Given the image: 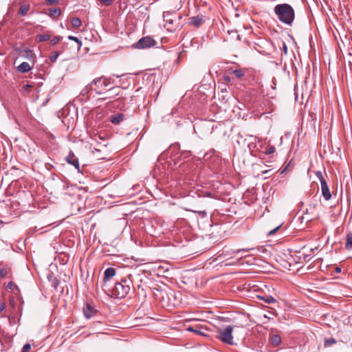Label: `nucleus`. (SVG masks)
Segmentation results:
<instances>
[{
	"instance_id": "37",
	"label": "nucleus",
	"mask_w": 352,
	"mask_h": 352,
	"mask_svg": "<svg viewBox=\"0 0 352 352\" xmlns=\"http://www.w3.org/2000/svg\"><path fill=\"white\" fill-rule=\"evenodd\" d=\"M32 85L26 84V85H23V89L25 92H30V88H32Z\"/></svg>"
},
{
	"instance_id": "35",
	"label": "nucleus",
	"mask_w": 352,
	"mask_h": 352,
	"mask_svg": "<svg viewBox=\"0 0 352 352\" xmlns=\"http://www.w3.org/2000/svg\"><path fill=\"white\" fill-rule=\"evenodd\" d=\"M274 151H275V148H274V146H272L266 149V151H265V153L267 155H270V154L273 153Z\"/></svg>"
},
{
	"instance_id": "17",
	"label": "nucleus",
	"mask_w": 352,
	"mask_h": 352,
	"mask_svg": "<svg viewBox=\"0 0 352 352\" xmlns=\"http://www.w3.org/2000/svg\"><path fill=\"white\" fill-rule=\"evenodd\" d=\"M12 276V271L11 269L8 267H5L2 269H0V277L1 278H6V277H11Z\"/></svg>"
},
{
	"instance_id": "14",
	"label": "nucleus",
	"mask_w": 352,
	"mask_h": 352,
	"mask_svg": "<svg viewBox=\"0 0 352 352\" xmlns=\"http://www.w3.org/2000/svg\"><path fill=\"white\" fill-rule=\"evenodd\" d=\"M316 176L319 179L321 185V190L324 188L328 187V184L327 181L325 180L324 177H323V175L321 171L318 170L315 173Z\"/></svg>"
},
{
	"instance_id": "2",
	"label": "nucleus",
	"mask_w": 352,
	"mask_h": 352,
	"mask_svg": "<svg viewBox=\"0 0 352 352\" xmlns=\"http://www.w3.org/2000/svg\"><path fill=\"white\" fill-rule=\"evenodd\" d=\"M131 285L132 280L129 277L121 278L115 283L111 291L112 296L118 298H125L130 292Z\"/></svg>"
},
{
	"instance_id": "10",
	"label": "nucleus",
	"mask_w": 352,
	"mask_h": 352,
	"mask_svg": "<svg viewBox=\"0 0 352 352\" xmlns=\"http://www.w3.org/2000/svg\"><path fill=\"white\" fill-rule=\"evenodd\" d=\"M83 312L85 318L89 319L94 317L98 313V311L90 305L87 304L86 307L83 309Z\"/></svg>"
},
{
	"instance_id": "24",
	"label": "nucleus",
	"mask_w": 352,
	"mask_h": 352,
	"mask_svg": "<svg viewBox=\"0 0 352 352\" xmlns=\"http://www.w3.org/2000/svg\"><path fill=\"white\" fill-rule=\"evenodd\" d=\"M337 342V340L333 338H326L324 342V346L325 347L329 346L332 344H334Z\"/></svg>"
},
{
	"instance_id": "18",
	"label": "nucleus",
	"mask_w": 352,
	"mask_h": 352,
	"mask_svg": "<svg viewBox=\"0 0 352 352\" xmlns=\"http://www.w3.org/2000/svg\"><path fill=\"white\" fill-rule=\"evenodd\" d=\"M61 14V10L58 8H54L50 9L49 16L52 19H56Z\"/></svg>"
},
{
	"instance_id": "20",
	"label": "nucleus",
	"mask_w": 352,
	"mask_h": 352,
	"mask_svg": "<svg viewBox=\"0 0 352 352\" xmlns=\"http://www.w3.org/2000/svg\"><path fill=\"white\" fill-rule=\"evenodd\" d=\"M322 197H324L325 201H329L331 198V194L329 190V186L324 188L321 190Z\"/></svg>"
},
{
	"instance_id": "8",
	"label": "nucleus",
	"mask_w": 352,
	"mask_h": 352,
	"mask_svg": "<svg viewBox=\"0 0 352 352\" xmlns=\"http://www.w3.org/2000/svg\"><path fill=\"white\" fill-rule=\"evenodd\" d=\"M66 162L74 166L76 170H78V172H80V164L78 162V159L76 157L74 152L70 150L69 155L66 157Z\"/></svg>"
},
{
	"instance_id": "3",
	"label": "nucleus",
	"mask_w": 352,
	"mask_h": 352,
	"mask_svg": "<svg viewBox=\"0 0 352 352\" xmlns=\"http://www.w3.org/2000/svg\"><path fill=\"white\" fill-rule=\"evenodd\" d=\"M239 326H230L228 325L225 328H219L217 330V338L220 340L222 342L227 344H233V336L232 332L234 329L239 328Z\"/></svg>"
},
{
	"instance_id": "28",
	"label": "nucleus",
	"mask_w": 352,
	"mask_h": 352,
	"mask_svg": "<svg viewBox=\"0 0 352 352\" xmlns=\"http://www.w3.org/2000/svg\"><path fill=\"white\" fill-rule=\"evenodd\" d=\"M59 56V53L58 52H52L51 54H50V60L52 62V63H54L57 58Z\"/></svg>"
},
{
	"instance_id": "19",
	"label": "nucleus",
	"mask_w": 352,
	"mask_h": 352,
	"mask_svg": "<svg viewBox=\"0 0 352 352\" xmlns=\"http://www.w3.org/2000/svg\"><path fill=\"white\" fill-rule=\"evenodd\" d=\"M345 248L348 250H352V233L349 232L346 235Z\"/></svg>"
},
{
	"instance_id": "36",
	"label": "nucleus",
	"mask_w": 352,
	"mask_h": 352,
	"mask_svg": "<svg viewBox=\"0 0 352 352\" xmlns=\"http://www.w3.org/2000/svg\"><path fill=\"white\" fill-rule=\"evenodd\" d=\"M60 0H45V4L47 6H51L53 4L58 3Z\"/></svg>"
},
{
	"instance_id": "46",
	"label": "nucleus",
	"mask_w": 352,
	"mask_h": 352,
	"mask_svg": "<svg viewBox=\"0 0 352 352\" xmlns=\"http://www.w3.org/2000/svg\"><path fill=\"white\" fill-rule=\"evenodd\" d=\"M336 270V272L337 273H340V272H341V268H340V267H336V270Z\"/></svg>"
},
{
	"instance_id": "45",
	"label": "nucleus",
	"mask_w": 352,
	"mask_h": 352,
	"mask_svg": "<svg viewBox=\"0 0 352 352\" xmlns=\"http://www.w3.org/2000/svg\"><path fill=\"white\" fill-rule=\"evenodd\" d=\"M166 295H167L168 298H169V295L173 296V297H174L175 296V292H171L169 293V294H166Z\"/></svg>"
},
{
	"instance_id": "49",
	"label": "nucleus",
	"mask_w": 352,
	"mask_h": 352,
	"mask_svg": "<svg viewBox=\"0 0 352 352\" xmlns=\"http://www.w3.org/2000/svg\"><path fill=\"white\" fill-rule=\"evenodd\" d=\"M252 138L254 139V141H256V138H254V137H252Z\"/></svg>"
},
{
	"instance_id": "44",
	"label": "nucleus",
	"mask_w": 352,
	"mask_h": 352,
	"mask_svg": "<svg viewBox=\"0 0 352 352\" xmlns=\"http://www.w3.org/2000/svg\"><path fill=\"white\" fill-rule=\"evenodd\" d=\"M254 142H251L250 144H248V147H249L250 150L252 149V146L254 148L255 146L254 145Z\"/></svg>"
},
{
	"instance_id": "26",
	"label": "nucleus",
	"mask_w": 352,
	"mask_h": 352,
	"mask_svg": "<svg viewBox=\"0 0 352 352\" xmlns=\"http://www.w3.org/2000/svg\"><path fill=\"white\" fill-rule=\"evenodd\" d=\"M37 38L39 42H45L50 39V35L46 34H40L37 36Z\"/></svg>"
},
{
	"instance_id": "25",
	"label": "nucleus",
	"mask_w": 352,
	"mask_h": 352,
	"mask_svg": "<svg viewBox=\"0 0 352 352\" xmlns=\"http://www.w3.org/2000/svg\"><path fill=\"white\" fill-rule=\"evenodd\" d=\"M81 23V21L78 17H74L71 21V24L74 28H79Z\"/></svg>"
},
{
	"instance_id": "1",
	"label": "nucleus",
	"mask_w": 352,
	"mask_h": 352,
	"mask_svg": "<svg viewBox=\"0 0 352 352\" xmlns=\"http://www.w3.org/2000/svg\"><path fill=\"white\" fill-rule=\"evenodd\" d=\"M274 12L278 19L283 23L292 25L295 19V11L292 6L288 3L276 5Z\"/></svg>"
},
{
	"instance_id": "29",
	"label": "nucleus",
	"mask_w": 352,
	"mask_h": 352,
	"mask_svg": "<svg viewBox=\"0 0 352 352\" xmlns=\"http://www.w3.org/2000/svg\"><path fill=\"white\" fill-rule=\"evenodd\" d=\"M252 250H253V248H241L235 250H232V252L234 254H239L241 252H249Z\"/></svg>"
},
{
	"instance_id": "21",
	"label": "nucleus",
	"mask_w": 352,
	"mask_h": 352,
	"mask_svg": "<svg viewBox=\"0 0 352 352\" xmlns=\"http://www.w3.org/2000/svg\"><path fill=\"white\" fill-rule=\"evenodd\" d=\"M258 297L267 304H272L276 302V299L273 296L270 295H265Z\"/></svg>"
},
{
	"instance_id": "15",
	"label": "nucleus",
	"mask_w": 352,
	"mask_h": 352,
	"mask_svg": "<svg viewBox=\"0 0 352 352\" xmlns=\"http://www.w3.org/2000/svg\"><path fill=\"white\" fill-rule=\"evenodd\" d=\"M116 274V270L113 267H109L104 271V280L107 281Z\"/></svg>"
},
{
	"instance_id": "48",
	"label": "nucleus",
	"mask_w": 352,
	"mask_h": 352,
	"mask_svg": "<svg viewBox=\"0 0 352 352\" xmlns=\"http://www.w3.org/2000/svg\"><path fill=\"white\" fill-rule=\"evenodd\" d=\"M115 76H116L117 78L120 77V76H119V75H115ZM122 76V75H121V76Z\"/></svg>"
},
{
	"instance_id": "33",
	"label": "nucleus",
	"mask_w": 352,
	"mask_h": 352,
	"mask_svg": "<svg viewBox=\"0 0 352 352\" xmlns=\"http://www.w3.org/2000/svg\"><path fill=\"white\" fill-rule=\"evenodd\" d=\"M61 38L62 37L59 36H56L50 41V43L52 45H55L58 43L61 40Z\"/></svg>"
},
{
	"instance_id": "27",
	"label": "nucleus",
	"mask_w": 352,
	"mask_h": 352,
	"mask_svg": "<svg viewBox=\"0 0 352 352\" xmlns=\"http://www.w3.org/2000/svg\"><path fill=\"white\" fill-rule=\"evenodd\" d=\"M317 207V204L315 203V204H311L309 205V208H307L306 209V211L303 212V214H307L309 210L311 212V213H314V210H316Z\"/></svg>"
},
{
	"instance_id": "13",
	"label": "nucleus",
	"mask_w": 352,
	"mask_h": 352,
	"mask_svg": "<svg viewBox=\"0 0 352 352\" xmlns=\"http://www.w3.org/2000/svg\"><path fill=\"white\" fill-rule=\"evenodd\" d=\"M190 20V23L196 28L199 27L204 23V19L199 16L191 17Z\"/></svg>"
},
{
	"instance_id": "11",
	"label": "nucleus",
	"mask_w": 352,
	"mask_h": 352,
	"mask_svg": "<svg viewBox=\"0 0 352 352\" xmlns=\"http://www.w3.org/2000/svg\"><path fill=\"white\" fill-rule=\"evenodd\" d=\"M30 10V5L27 3H23L20 5V7L17 12V15L19 16H25L28 14Z\"/></svg>"
},
{
	"instance_id": "38",
	"label": "nucleus",
	"mask_w": 352,
	"mask_h": 352,
	"mask_svg": "<svg viewBox=\"0 0 352 352\" xmlns=\"http://www.w3.org/2000/svg\"><path fill=\"white\" fill-rule=\"evenodd\" d=\"M101 3L110 6L113 3V0H99Z\"/></svg>"
},
{
	"instance_id": "39",
	"label": "nucleus",
	"mask_w": 352,
	"mask_h": 352,
	"mask_svg": "<svg viewBox=\"0 0 352 352\" xmlns=\"http://www.w3.org/2000/svg\"><path fill=\"white\" fill-rule=\"evenodd\" d=\"M7 287L8 289H12L14 287H17V286L12 281H10L8 283Z\"/></svg>"
},
{
	"instance_id": "12",
	"label": "nucleus",
	"mask_w": 352,
	"mask_h": 352,
	"mask_svg": "<svg viewBox=\"0 0 352 352\" xmlns=\"http://www.w3.org/2000/svg\"><path fill=\"white\" fill-rule=\"evenodd\" d=\"M124 118V115L122 113H117L116 115H112L110 117V121L111 123L114 124H118L120 123Z\"/></svg>"
},
{
	"instance_id": "43",
	"label": "nucleus",
	"mask_w": 352,
	"mask_h": 352,
	"mask_svg": "<svg viewBox=\"0 0 352 352\" xmlns=\"http://www.w3.org/2000/svg\"><path fill=\"white\" fill-rule=\"evenodd\" d=\"M283 50L284 51V53L285 54H287V45L285 44V43H283Z\"/></svg>"
},
{
	"instance_id": "23",
	"label": "nucleus",
	"mask_w": 352,
	"mask_h": 352,
	"mask_svg": "<svg viewBox=\"0 0 352 352\" xmlns=\"http://www.w3.org/2000/svg\"><path fill=\"white\" fill-rule=\"evenodd\" d=\"M271 342L274 346H278L281 342V338L279 335L275 334L271 337Z\"/></svg>"
},
{
	"instance_id": "6",
	"label": "nucleus",
	"mask_w": 352,
	"mask_h": 352,
	"mask_svg": "<svg viewBox=\"0 0 352 352\" xmlns=\"http://www.w3.org/2000/svg\"><path fill=\"white\" fill-rule=\"evenodd\" d=\"M157 44L155 40L150 36L141 38L138 42L133 44V47L136 49H146L155 46Z\"/></svg>"
},
{
	"instance_id": "22",
	"label": "nucleus",
	"mask_w": 352,
	"mask_h": 352,
	"mask_svg": "<svg viewBox=\"0 0 352 352\" xmlns=\"http://www.w3.org/2000/svg\"><path fill=\"white\" fill-rule=\"evenodd\" d=\"M187 330L190 332H194L195 333L201 336H206V333H205L204 331H201V329L198 327H189L187 328Z\"/></svg>"
},
{
	"instance_id": "34",
	"label": "nucleus",
	"mask_w": 352,
	"mask_h": 352,
	"mask_svg": "<svg viewBox=\"0 0 352 352\" xmlns=\"http://www.w3.org/2000/svg\"><path fill=\"white\" fill-rule=\"evenodd\" d=\"M282 224H280L278 225V226H276L275 228L271 230L268 233H267V235L268 236H271V235H273L281 227Z\"/></svg>"
},
{
	"instance_id": "5",
	"label": "nucleus",
	"mask_w": 352,
	"mask_h": 352,
	"mask_svg": "<svg viewBox=\"0 0 352 352\" xmlns=\"http://www.w3.org/2000/svg\"><path fill=\"white\" fill-rule=\"evenodd\" d=\"M111 83V78H107L104 76L96 78L91 82V85H94L96 87L94 91L97 94H100L101 92L98 89L102 87H107Z\"/></svg>"
},
{
	"instance_id": "9",
	"label": "nucleus",
	"mask_w": 352,
	"mask_h": 352,
	"mask_svg": "<svg viewBox=\"0 0 352 352\" xmlns=\"http://www.w3.org/2000/svg\"><path fill=\"white\" fill-rule=\"evenodd\" d=\"M92 85L91 83L85 86L80 91L79 97L81 100L87 101L90 96L91 91H94V89L92 88Z\"/></svg>"
},
{
	"instance_id": "30",
	"label": "nucleus",
	"mask_w": 352,
	"mask_h": 352,
	"mask_svg": "<svg viewBox=\"0 0 352 352\" xmlns=\"http://www.w3.org/2000/svg\"><path fill=\"white\" fill-rule=\"evenodd\" d=\"M223 80L226 82H234V78L233 76H231L230 74H225L223 77Z\"/></svg>"
},
{
	"instance_id": "16",
	"label": "nucleus",
	"mask_w": 352,
	"mask_h": 352,
	"mask_svg": "<svg viewBox=\"0 0 352 352\" xmlns=\"http://www.w3.org/2000/svg\"><path fill=\"white\" fill-rule=\"evenodd\" d=\"M31 66L27 62H23L17 67V70L21 73H26L31 69Z\"/></svg>"
},
{
	"instance_id": "40",
	"label": "nucleus",
	"mask_w": 352,
	"mask_h": 352,
	"mask_svg": "<svg viewBox=\"0 0 352 352\" xmlns=\"http://www.w3.org/2000/svg\"><path fill=\"white\" fill-rule=\"evenodd\" d=\"M182 155H184V158H186L190 156V152L188 151H185L182 153Z\"/></svg>"
},
{
	"instance_id": "32",
	"label": "nucleus",
	"mask_w": 352,
	"mask_h": 352,
	"mask_svg": "<svg viewBox=\"0 0 352 352\" xmlns=\"http://www.w3.org/2000/svg\"><path fill=\"white\" fill-rule=\"evenodd\" d=\"M31 344L29 343H26L22 348V350L21 352H30L31 350Z\"/></svg>"
},
{
	"instance_id": "4",
	"label": "nucleus",
	"mask_w": 352,
	"mask_h": 352,
	"mask_svg": "<svg viewBox=\"0 0 352 352\" xmlns=\"http://www.w3.org/2000/svg\"><path fill=\"white\" fill-rule=\"evenodd\" d=\"M164 21L165 22L164 26L168 31L175 32L177 29L181 28L180 19L181 16L173 15L169 12H164L163 14Z\"/></svg>"
},
{
	"instance_id": "42",
	"label": "nucleus",
	"mask_w": 352,
	"mask_h": 352,
	"mask_svg": "<svg viewBox=\"0 0 352 352\" xmlns=\"http://www.w3.org/2000/svg\"><path fill=\"white\" fill-rule=\"evenodd\" d=\"M6 308V305L3 302H0V313L2 312Z\"/></svg>"
},
{
	"instance_id": "31",
	"label": "nucleus",
	"mask_w": 352,
	"mask_h": 352,
	"mask_svg": "<svg viewBox=\"0 0 352 352\" xmlns=\"http://www.w3.org/2000/svg\"><path fill=\"white\" fill-rule=\"evenodd\" d=\"M68 39L76 42L78 44L79 48L81 47L82 42L77 37L74 36H69Z\"/></svg>"
},
{
	"instance_id": "7",
	"label": "nucleus",
	"mask_w": 352,
	"mask_h": 352,
	"mask_svg": "<svg viewBox=\"0 0 352 352\" xmlns=\"http://www.w3.org/2000/svg\"><path fill=\"white\" fill-rule=\"evenodd\" d=\"M228 72L229 74L232 75L234 78L243 81L245 79V76L248 72V69L240 68V67H230Z\"/></svg>"
},
{
	"instance_id": "47",
	"label": "nucleus",
	"mask_w": 352,
	"mask_h": 352,
	"mask_svg": "<svg viewBox=\"0 0 352 352\" xmlns=\"http://www.w3.org/2000/svg\"><path fill=\"white\" fill-rule=\"evenodd\" d=\"M199 213L201 214L202 216H205L206 214V211H200V212H199Z\"/></svg>"
},
{
	"instance_id": "41",
	"label": "nucleus",
	"mask_w": 352,
	"mask_h": 352,
	"mask_svg": "<svg viewBox=\"0 0 352 352\" xmlns=\"http://www.w3.org/2000/svg\"><path fill=\"white\" fill-rule=\"evenodd\" d=\"M119 89L118 87H117V88H112V89H111L109 90V91H111V92H112V94H115V95H116V96H118V95H119V93H118V92H116V91H115L116 90H117V89Z\"/></svg>"
},
{
	"instance_id": "50",
	"label": "nucleus",
	"mask_w": 352,
	"mask_h": 352,
	"mask_svg": "<svg viewBox=\"0 0 352 352\" xmlns=\"http://www.w3.org/2000/svg\"><path fill=\"white\" fill-rule=\"evenodd\" d=\"M267 172V170H265V171H263V173H266Z\"/></svg>"
}]
</instances>
